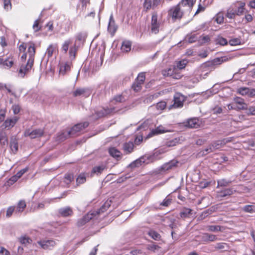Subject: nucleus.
Returning a JSON list of instances; mask_svg holds the SVG:
<instances>
[{"label": "nucleus", "instance_id": "7ed1b4c3", "mask_svg": "<svg viewBox=\"0 0 255 255\" xmlns=\"http://www.w3.org/2000/svg\"><path fill=\"white\" fill-rule=\"evenodd\" d=\"M184 10H185V9H181L180 5H176L172 7L169 10L168 15L172 17V19L175 21L182 17Z\"/></svg>", "mask_w": 255, "mask_h": 255}, {"label": "nucleus", "instance_id": "ea45409f", "mask_svg": "<svg viewBox=\"0 0 255 255\" xmlns=\"http://www.w3.org/2000/svg\"><path fill=\"white\" fill-rule=\"evenodd\" d=\"M144 10L147 12L150 9L152 8V3L151 0H145L143 4Z\"/></svg>", "mask_w": 255, "mask_h": 255}, {"label": "nucleus", "instance_id": "0e129e2a", "mask_svg": "<svg viewBox=\"0 0 255 255\" xmlns=\"http://www.w3.org/2000/svg\"><path fill=\"white\" fill-rule=\"evenodd\" d=\"M116 102L122 103L126 101L125 98L122 95L115 96L113 99Z\"/></svg>", "mask_w": 255, "mask_h": 255}, {"label": "nucleus", "instance_id": "0eeeda50", "mask_svg": "<svg viewBox=\"0 0 255 255\" xmlns=\"http://www.w3.org/2000/svg\"><path fill=\"white\" fill-rule=\"evenodd\" d=\"M96 214L95 212H90L83 216L82 218L79 219L77 223V226L78 227H82L87 223L92 220L95 216Z\"/></svg>", "mask_w": 255, "mask_h": 255}, {"label": "nucleus", "instance_id": "5fc2aeb1", "mask_svg": "<svg viewBox=\"0 0 255 255\" xmlns=\"http://www.w3.org/2000/svg\"><path fill=\"white\" fill-rule=\"evenodd\" d=\"M10 147L12 151L15 153L18 150V143L15 140H13L10 141Z\"/></svg>", "mask_w": 255, "mask_h": 255}, {"label": "nucleus", "instance_id": "09e8293b", "mask_svg": "<svg viewBox=\"0 0 255 255\" xmlns=\"http://www.w3.org/2000/svg\"><path fill=\"white\" fill-rule=\"evenodd\" d=\"M77 52V48L76 45H74L73 46L70 47L69 54L70 58L72 59H75L76 56V54Z\"/></svg>", "mask_w": 255, "mask_h": 255}, {"label": "nucleus", "instance_id": "052dcab7", "mask_svg": "<svg viewBox=\"0 0 255 255\" xmlns=\"http://www.w3.org/2000/svg\"><path fill=\"white\" fill-rule=\"evenodd\" d=\"M15 207L14 206H10L6 210V217L7 218L10 217L12 214L15 213Z\"/></svg>", "mask_w": 255, "mask_h": 255}, {"label": "nucleus", "instance_id": "e2e57ef3", "mask_svg": "<svg viewBox=\"0 0 255 255\" xmlns=\"http://www.w3.org/2000/svg\"><path fill=\"white\" fill-rule=\"evenodd\" d=\"M219 145V143H218V144L215 143L212 145H209L208 147H207V148H206L205 149V151L206 152L205 154H207L208 153H210V152L213 151V150L215 148H218V146Z\"/></svg>", "mask_w": 255, "mask_h": 255}, {"label": "nucleus", "instance_id": "774afa93", "mask_svg": "<svg viewBox=\"0 0 255 255\" xmlns=\"http://www.w3.org/2000/svg\"><path fill=\"white\" fill-rule=\"evenodd\" d=\"M11 109L13 111L14 114H17L20 111V107L18 105H13L11 107Z\"/></svg>", "mask_w": 255, "mask_h": 255}, {"label": "nucleus", "instance_id": "3c124183", "mask_svg": "<svg viewBox=\"0 0 255 255\" xmlns=\"http://www.w3.org/2000/svg\"><path fill=\"white\" fill-rule=\"evenodd\" d=\"M204 238L206 241H214L217 240L216 236L212 234H209L208 233L205 234Z\"/></svg>", "mask_w": 255, "mask_h": 255}, {"label": "nucleus", "instance_id": "a19ab883", "mask_svg": "<svg viewBox=\"0 0 255 255\" xmlns=\"http://www.w3.org/2000/svg\"><path fill=\"white\" fill-rule=\"evenodd\" d=\"M74 179V175L72 173H67L65 175L64 182L69 185Z\"/></svg>", "mask_w": 255, "mask_h": 255}, {"label": "nucleus", "instance_id": "6e6552de", "mask_svg": "<svg viewBox=\"0 0 255 255\" xmlns=\"http://www.w3.org/2000/svg\"><path fill=\"white\" fill-rule=\"evenodd\" d=\"M44 130L41 128L35 129L30 131L29 129L26 130L24 132L25 136H29L31 138H35L43 136Z\"/></svg>", "mask_w": 255, "mask_h": 255}, {"label": "nucleus", "instance_id": "4468645a", "mask_svg": "<svg viewBox=\"0 0 255 255\" xmlns=\"http://www.w3.org/2000/svg\"><path fill=\"white\" fill-rule=\"evenodd\" d=\"M27 53L29 55V58L28 60L34 62V55L35 53V44L33 42H29L27 43Z\"/></svg>", "mask_w": 255, "mask_h": 255}, {"label": "nucleus", "instance_id": "c03bdc74", "mask_svg": "<svg viewBox=\"0 0 255 255\" xmlns=\"http://www.w3.org/2000/svg\"><path fill=\"white\" fill-rule=\"evenodd\" d=\"M249 88L241 87L238 89L237 93L242 96H248Z\"/></svg>", "mask_w": 255, "mask_h": 255}, {"label": "nucleus", "instance_id": "a211bd4d", "mask_svg": "<svg viewBox=\"0 0 255 255\" xmlns=\"http://www.w3.org/2000/svg\"><path fill=\"white\" fill-rule=\"evenodd\" d=\"M233 101L239 110L247 109V104L245 103L243 99L236 97L234 98Z\"/></svg>", "mask_w": 255, "mask_h": 255}, {"label": "nucleus", "instance_id": "79ce46f5", "mask_svg": "<svg viewBox=\"0 0 255 255\" xmlns=\"http://www.w3.org/2000/svg\"><path fill=\"white\" fill-rule=\"evenodd\" d=\"M202 126V123L197 118H192V128H197Z\"/></svg>", "mask_w": 255, "mask_h": 255}, {"label": "nucleus", "instance_id": "9b49d317", "mask_svg": "<svg viewBox=\"0 0 255 255\" xmlns=\"http://www.w3.org/2000/svg\"><path fill=\"white\" fill-rule=\"evenodd\" d=\"M115 113V108H103L101 110L96 112L97 116L98 118H101L108 115H110Z\"/></svg>", "mask_w": 255, "mask_h": 255}, {"label": "nucleus", "instance_id": "2f4dec72", "mask_svg": "<svg viewBox=\"0 0 255 255\" xmlns=\"http://www.w3.org/2000/svg\"><path fill=\"white\" fill-rule=\"evenodd\" d=\"M111 206V201H107L98 210V211L95 212L96 215L99 214L100 213H103L106 211Z\"/></svg>", "mask_w": 255, "mask_h": 255}, {"label": "nucleus", "instance_id": "423d86ee", "mask_svg": "<svg viewBox=\"0 0 255 255\" xmlns=\"http://www.w3.org/2000/svg\"><path fill=\"white\" fill-rule=\"evenodd\" d=\"M33 62L27 60L26 64L21 65L18 70V76L21 78H24L31 70L33 66Z\"/></svg>", "mask_w": 255, "mask_h": 255}, {"label": "nucleus", "instance_id": "bf43d9fd", "mask_svg": "<svg viewBox=\"0 0 255 255\" xmlns=\"http://www.w3.org/2000/svg\"><path fill=\"white\" fill-rule=\"evenodd\" d=\"M54 49L55 47L52 44H51L48 46L46 52V54H47L48 58L52 56Z\"/></svg>", "mask_w": 255, "mask_h": 255}, {"label": "nucleus", "instance_id": "f3484780", "mask_svg": "<svg viewBox=\"0 0 255 255\" xmlns=\"http://www.w3.org/2000/svg\"><path fill=\"white\" fill-rule=\"evenodd\" d=\"M14 63V59L12 56H9L6 58H2L1 66L6 69L10 68Z\"/></svg>", "mask_w": 255, "mask_h": 255}, {"label": "nucleus", "instance_id": "c9c22d12", "mask_svg": "<svg viewBox=\"0 0 255 255\" xmlns=\"http://www.w3.org/2000/svg\"><path fill=\"white\" fill-rule=\"evenodd\" d=\"M0 142L1 145H5L8 144V138L6 134L4 132L0 133Z\"/></svg>", "mask_w": 255, "mask_h": 255}, {"label": "nucleus", "instance_id": "412c9836", "mask_svg": "<svg viewBox=\"0 0 255 255\" xmlns=\"http://www.w3.org/2000/svg\"><path fill=\"white\" fill-rule=\"evenodd\" d=\"M59 74L64 75L67 72L70 71L71 69V64L68 62L61 63L59 65Z\"/></svg>", "mask_w": 255, "mask_h": 255}, {"label": "nucleus", "instance_id": "f8f14e48", "mask_svg": "<svg viewBox=\"0 0 255 255\" xmlns=\"http://www.w3.org/2000/svg\"><path fill=\"white\" fill-rule=\"evenodd\" d=\"M118 29V26L115 23L113 14H111L109 19L108 30L112 36H114Z\"/></svg>", "mask_w": 255, "mask_h": 255}, {"label": "nucleus", "instance_id": "6ab92c4d", "mask_svg": "<svg viewBox=\"0 0 255 255\" xmlns=\"http://www.w3.org/2000/svg\"><path fill=\"white\" fill-rule=\"evenodd\" d=\"M177 163V161H175L174 160L170 161V162L166 163L162 165L159 168L158 170L160 172L168 171L170 169H172V168L176 166Z\"/></svg>", "mask_w": 255, "mask_h": 255}, {"label": "nucleus", "instance_id": "aec40b11", "mask_svg": "<svg viewBox=\"0 0 255 255\" xmlns=\"http://www.w3.org/2000/svg\"><path fill=\"white\" fill-rule=\"evenodd\" d=\"M58 213L60 216L63 217L71 216L73 214V210L70 207H66L59 209Z\"/></svg>", "mask_w": 255, "mask_h": 255}, {"label": "nucleus", "instance_id": "9d476101", "mask_svg": "<svg viewBox=\"0 0 255 255\" xmlns=\"http://www.w3.org/2000/svg\"><path fill=\"white\" fill-rule=\"evenodd\" d=\"M72 95L75 97L81 96L87 97L90 95V91L88 88H79L73 92Z\"/></svg>", "mask_w": 255, "mask_h": 255}, {"label": "nucleus", "instance_id": "ddd939ff", "mask_svg": "<svg viewBox=\"0 0 255 255\" xmlns=\"http://www.w3.org/2000/svg\"><path fill=\"white\" fill-rule=\"evenodd\" d=\"M38 244L44 250H50L55 245V241L49 240L40 241Z\"/></svg>", "mask_w": 255, "mask_h": 255}, {"label": "nucleus", "instance_id": "39448f33", "mask_svg": "<svg viewBox=\"0 0 255 255\" xmlns=\"http://www.w3.org/2000/svg\"><path fill=\"white\" fill-rule=\"evenodd\" d=\"M145 79V73L141 72L138 74V76L135 80L134 82L132 85V89L135 92L139 91L142 87V85L143 84Z\"/></svg>", "mask_w": 255, "mask_h": 255}, {"label": "nucleus", "instance_id": "338daca9", "mask_svg": "<svg viewBox=\"0 0 255 255\" xmlns=\"http://www.w3.org/2000/svg\"><path fill=\"white\" fill-rule=\"evenodd\" d=\"M142 252L140 250L132 249L129 251L128 254L127 255H137L141 254Z\"/></svg>", "mask_w": 255, "mask_h": 255}, {"label": "nucleus", "instance_id": "de8ad7c7", "mask_svg": "<svg viewBox=\"0 0 255 255\" xmlns=\"http://www.w3.org/2000/svg\"><path fill=\"white\" fill-rule=\"evenodd\" d=\"M148 235L153 239L158 241L160 239V235L156 232L154 231H150L148 232Z\"/></svg>", "mask_w": 255, "mask_h": 255}, {"label": "nucleus", "instance_id": "a18cd8bd", "mask_svg": "<svg viewBox=\"0 0 255 255\" xmlns=\"http://www.w3.org/2000/svg\"><path fill=\"white\" fill-rule=\"evenodd\" d=\"M243 210L248 213H255V206L251 205H246L244 207Z\"/></svg>", "mask_w": 255, "mask_h": 255}, {"label": "nucleus", "instance_id": "603ef678", "mask_svg": "<svg viewBox=\"0 0 255 255\" xmlns=\"http://www.w3.org/2000/svg\"><path fill=\"white\" fill-rule=\"evenodd\" d=\"M187 63L188 61L186 59H183L181 61L177 62L176 67L177 68L179 69H182L184 68H185Z\"/></svg>", "mask_w": 255, "mask_h": 255}, {"label": "nucleus", "instance_id": "680f3d73", "mask_svg": "<svg viewBox=\"0 0 255 255\" xmlns=\"http://www.w3.org/2000/svg\"><path fill=\"white\" fill-rule=\"evenodd\" d=\"M40 20V17L36 19L34 22L32 27L35 32H37L41 29V26L39 25Z\"/></svg>", "mask_w": 255, "mask_h": 255}, {"label": "nucleus", "instance_id": "cd10ccee", "mask_svg": "<svg viewBox=\"0 0 255 255\" xmlns=\"http://www.w3.org/2000/svg\"><path fill=\"white\" fill-rule=\"evenodd\" d=\"M166 107V103L164 101H160L156 105H153L150 107L152 109L155 108L159 112L163 110Z\"/></svg>", "mask_w": 255, "mask_h": 255}, {"label": "nucleus", "instance_id": "5701e85b", "mask_svg": "<svg viewBox=\"0 0 255 255\" xmlns=\"http://www.w3.org/2000/svg\"><path fill=\"white\" fill-rule=\"evenodd\" d=\"M233 194V190L231 188L225 189L224 190L217 192V198H223L227 196H230Z\"/></svg>", "mask_w": 255, "mask_h": 255}, {"label": "nucleus", "instance_id": "c756f323", "mask_svg": "<svg viewBox=\"0 0 255 255\" xmlns=\"http://www.w3.org/2000/svg\"><path fill=\"white\" fill-rule=\"evenodd\" d=\"M177 5H180V8H185V10H190L191 7V0H181Z\"/></svg>", "mask_w": 255, "mask_h": 255}, {"label": "nucleus", "instance_id": "4c0bfd02", "mask_svg": "<svg viewBox=\"0 0 255 255\" xmlns=\"http://www.w3.org/2000/svg\"><path fill=\"white\" fill-rule=\"evenodd\" d=\"M86 176L85 173H82L79 174L76 179V183L77 185L83 184L86 182Z\"/></svg>", "mask_w": 255, "mask_h": 255}, {"label": "nucleus", "instance_id": "473e14b6", "mask_svg": "<svg viewBox=\"0 0 255 255\" xmlns=\"http://www.w3.org/2000/svg\"><path fill=\"white\" fill-rule=\"evenodd\" d=\"M145 162L144 160V157H140L138 159L134 161L132 163H131L129 165V166L131 168H134L136 167H139L142 165Z\"/></svg>", "mask_w": 255, "mask_h": 255}, {"label": "nucleus", "instance_id": "dca6fc26", "mask_svg": "<svg viewBox=\"0 0 255 255\" xmlns=\"http://www.w3.org/2000/svg\"><path fill=\"white\" fill-rule=\"evenodd\" d=\"M227 58L224 57L216 58L207 63L206 65L208 67H214L215 66L221 64L223 62L227 60Z\"/></svg>", "mask_w": 255, "mask_h": 255}, {"label": "nucleus", "instance_id": "f704fd0d", "mask_svg": "<svg viewBox=\"0 0 255 255\" xmlns=\"http://www.w3.org/2000/svg\"><path fill=\"white\" fill-rule=\"evenodd\" d=\"M165 131L162 127H158L155 129L152 130L149 134V136H152L154 135L164 133Z\"/></svg>", "mask_w": 255, "mask_h": 255}, {"label": "nucleus", "instance_id": "c85d7f7f", "mask_svg": "<svg viewBox=\"0 0 255 255\" xmlns=\"http://www.w3.org/2000/svg\"><path fill=\"white\" fill-rule=\"evenodd\" d=\"M191 214V209L189 208H183L180 213L181 218L184 219L189 218Z\"/></svg>", "mask_w": 255, "mask_h": 255}, {"label": "nucleus", "instance_id": "864d4df0", "mask_svg": "<svg viewBox=\"0 0 255 255\" xmlns=\"http://www.w3.org/2000/svg\"><path fill=\"white\" fill-rule=\"evenodd\" d=\"M70 43L71 41L70 40H67L65 41L64 43L62 44L61 50L64 53H66L67 52Z\"/></svg>", "mask_w": 255, "mask_h": 255}, {"label": "nucleus", "instance_id": "bb28decb", "mask_svg": "<svg viewBox=\"0 0 255 255\" xmlns=\"http://www.w3.org/2000/svg\"><path fill=\"white\" fill-rule=\"evenodd\" d=\"M87 36V34L86 32H78L75 36V41L76 42L79 41L80 42L83 43L85 42Z\"/></svg>", "mask_w": 255, "mask_h": 255}, {"label": "nucleus", "instance_id": "20e7f679", "mask_svg": "<svg viewBox=\"0 0 255 255\" xmlns=\"http://www.w3.org/2000/svg\"><path fill=\"white\" fill-rule=\"evenodd\" d=\"M160 22L158 21V14L156 11L152 13L150 22V31L152 33L157 34L159 31Z\"/></svg>", "mask_w": 255, "mask_h": 255}, {"label": "nucleus", "instance_id": "37998d69", "mask_svg": "<svg viewBox=\"0 0 255 255\" xmlns=\"http://www.w3.org/2000/svg\"><path fill=\"white\" fill-rule=\"evenodd\" d=\"M172 199L169 196H167L164 200L160 203V205L164 207L169 206L172 203Z\"/></svg>", "mask_w": 255, "mask_h": 255}, {"label": "nucleus", "instance_id": "b1692460", "mask_svg": "<svg viewBox=\"0 0 255 255\" xmlns=\"http://www.w3.org/2000/svg\"><path fill=\"white\" fill-rule=\"evenodd\" d=\"M133 147L134 144L131 141L126 142L123 144V149L126 154H129L132 152Z\"/></svg>", "mask_w": 255, "mask_h": 255}, {"label": "nucleus", "instance_id": "7c9ffc66", "mask_svg": "<svg viewBox=\"0 0 255 255\" xmlns=\"http://www.w3.org/2000/svg\"><path fill=\"white\" fill-rule=\"evenodd\" d=\"M26 207V203L24 200H20L17 204L16 209L15 211V214H18L23 212Z\"/></svg>", "mask_w": 255, "mask_h": 255}, {"label": "nucleus", "instance_id": "f03ea898", "mask_svg": "<svg viewBox=\"0 0 255 255\" xmlns=\"http://www.w3.org/2000/svg\"><path fill=\"white\" fill-rule=\"evenodd\" d=\"M239 6L238 7V12H236V7L234 5H231L227 10L226 16L230 19H234L236 16H241L244 13L245 10V3L244 2H238Z\"/></svg>", "mask_w": 255, "mask_h": 255}, {"label": "nucleus", "instance_id": "8fccbe9b", "mask_svg": "<svg viewBox=\"0 0 255 255\" xmlns=\"http://www.w3.org/2000/svg\"><path fill=\"white\" fill-rule=\"evenodd\" d=\"M224 19V13L223 12H219L216 16V21L218 23L221 24L223 23Z\"/></svg>", "mask_w": 255, "mask_h": 255}, {"label": "nucleus", "instance_id": "58836bf2", "mask_svg": "<svg viewBox=\"0 0 255 255\" xmlns=\"http://www.w3.org/2000/svg\"><path fill=\"white\" fill-rule=\"evenodd\" d=\"M179 142V139L177 138H175L174 139L169 140L168 141H167L165 143V145L167 147H172L176 145L177 144H178Z\"/></svg>", "mask_w": 255, "mask_h": 255}, {"label": "nucleus", "instance_id": "e433bc0d", "mask_svg": "<svg viewBox=\"0 0 255 255\" xmlns=\"http://www.w3.org/2000/svg\"><path fill=\"white\" fill-rule=\"evenodd\" d=\"M231 183V181L227 180L225 179H222L217 181V188L219 187L228 186Z\"/></svg>", "mask_w": 255, "mask_h": 255}, {"label": "nucleus", "instance_id": "49530a36", "mask_svg": "<svg viewBox=\"0 0 255 255\" xmlns=\"http://www.w3.org/2000/svg\"><path fill=\"white\" fill-rule=\"evenodd\" d=\"M18 241L21 244L26 245L29 243L31 240L28 236L24 235L19 238Z\"/></svg>", "mask_w": 255, "mask_h": 255}, {"label": "nucleus", "instance_id": "6e6d98bb", "mask_svg": "<svg viewBox=\"0 0 255 255\" xmlns=\"http://www.w3.org/2000/svg\"><path fill=\"white\" fill-rule=\"evenodd\" d=\"M199 41L201 44H203L209 42L210 41V38L208 35L201 36Z\"/></svg>", "mask_w": 255, "mask_h": 255}, {"label": "nucleus", "instance_id": "a878e982", "mask_svg": "<svg viewBox=\"0 0 255 255\" xmlns=\"http://www.w3.org/2000/svg\"><path fill=\"white\" fill-rule=\"evenodd\" d=\"M106 166L103 164L95 166L92 170L91 174H96L97 175H100L106 169Z\"/></svg>", "mask_w": 255, "mask_h": 255}, {"label": "nucleus", "instance_id": "13d9d810", "mask_svg": "<svg viewBox=\"0 0 255 255\" xmlns=\"http://www.w3.org/2000/svg\"><path fill=\"white\" fill-rule=\"evenodd\" d=\"M207 230L210 232H216L221 230V227L220 226H209L207 227Z\"/></svg>", "mask_w": 255, "mask_h": 255}, {"label": "nucleus", "instance_id": "69168bd1", "mask_svg": "<svg viewBox=\"0 0 255 255\" xmlns=\"http://www.w3.org/2000/svg\"><path fill=\"white\" fill-rule=\"evenodd\" d=\"M247 110L246 113L248 116H255V107L250 106L249 108L247 107Z\"/></svg>", "mask_w": 255, "mask_h": 255}, {"label": "nucleus", "instance_id": "1a4fd4ad", "mask_svg": "<svg viewBox=\"0 0 255 255\" xmlns=\"http://www.w3.org/2000/svg\"><path fill=\"white\" fill-rule=\"evenodd\" d=\"M174 103L170 105L169 109H171L172 107L177 108L183 106V102L184 101V97L183 96L176 94L174 97Z\"/></svg>", "mask_w": 255, "mask_h": 255}, {"label": "nucleus", "instance_id": "f257e3e1", "mask_svg": "<svg viewBox=\"0 0 255 255\" xmlns=\"http://www.w3.org/2000/svg\"><path fill=\"white\" fill-rule=\"evenodd\" d=\"M89 126V123L85 122L79 123L73 126L71 129L68 131L66 135L62 133L59 136V139L60 140H64L67 138V136H75L79 134V133L84 130Z\"/></svg>", "mask_w": 255, "mask_h": 255}, {"label": "nucleus", "instance_id": "4d7b16f0", "mask_svg": "<svg viewBox=\"0 0 255 255\" xmlns=\"http://www.w3.org/2000/svg\"><path fill=\"white\" fill-rule=\"evenodd\" d=\"M191 121V118H189L186 121L180 123L179 126L180 127L185 128H191V125L190 124Z\"/></svg>", "mask_w": 255, "mask_h": 255}, {"label": "nucleus", "instance_id": "72a5a7b5", "mask_svg": "<svg viewBox=\"0 0 255 255\" xmlns=\"http://www.w3.org/2000/svg\"><path fill=\"white\" fill-rule=\"evenodd\" d=\"M131 42L129 41H125L123 42L121 50L124 52H128L131 49Z\"/></svg>", "mask_w": 255, "mask_h": 255}, {"label": "nucleus", "instance_id": "4be33fe9", "mask_svg": "<svg viewBox=\"0 0 255 255\" xmlns=\"http://www.w3.org/2000/svg\"><path fill=\"white\" fill-rule=\"evenodd\" d=\"M216 251H220L221 252H226L229 250L230 248L228 244L225 243H218L214 246Z\"/></svg>", "mask_w": 255, "mask_h": 255}, {"label": "nucleus", "instance_id": "393cba45", "mask_svg": "<svg viewBox=\"0 0 255 255\" xmlns=\"http://www.w3.org/2000/svg\"><path fill=\"white\" fill-rule=\"evenodd\" d=\"M109 153L112 157L118 159L121 157L122 153L115 147H111L109 149Z\"/></svg>", "mask_w": 255, "mask_h": 255}, {"label": "nucleus", "instance_id": "2eb2a0df", "mask_svg": "<svg viewBox=\"0 0 255 255\" xmlns=\"http://www.w3.org/2000/svg\"><path fill=\"white\" fill-rule=\"evenodd\" d=\"M19 119V118L15 116L11 119H6L2 124L5 128L10 129L15 125Z\"/></svg>", "mask_w": 255, "mask_h": 255}]
</instances>
